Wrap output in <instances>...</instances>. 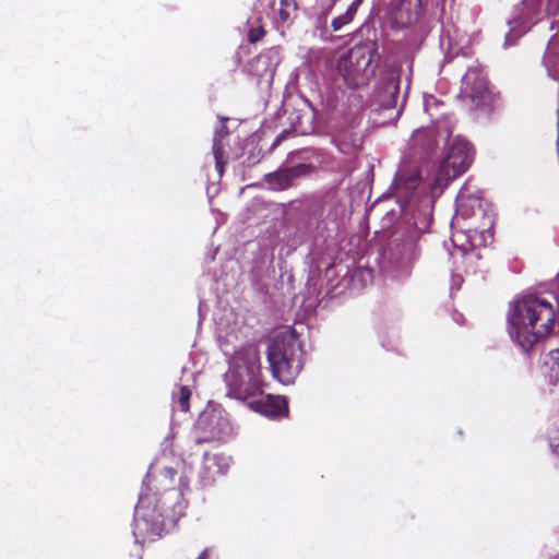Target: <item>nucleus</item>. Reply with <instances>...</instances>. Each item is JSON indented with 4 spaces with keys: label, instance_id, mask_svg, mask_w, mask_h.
<instances>
[{
    "label": "nucleus",
    "instance_id": "16",
    "mask_svg": "<svg viewBox=\"0 0 559 559\" xmlns=\"http://www.w3.org/2000/svg\"><path fill=\"white\" fill-rule=\"evenodd\" d=\"M548 368L547 377L551 384H559V348L551 350L548 354V359L545 361Z\"/></svg>",
    "mask_w": 559,
    "mask_h": 559
},
{
    "label": "nucleus",
    "instance_id": "3",
    "mask_svg": "<svg viewBox=\"0 0 559 559\" xmlns=\"http://www.w3.org/2000/svg\"><path fill=\"white\" fill-rule=\"evenodd\" d=\"M266 354L273 378L286 385L294 383L304 366L302 345L295 332L277 334Z\"/></svg>",
    "mask_w": 559,
    "mask_h": 559
},
{
    "label": "nucleus",
    "instance_id": "25",
    "mask_svg": "<svg viewBox=\"0 0 559 559\" xmlns=\"http://www.w3.org/2000/svg\"><path fill=\"white\" fill-rule=\"evenodd\" d=\"M336 1H337V0H333V1H332V5H334Z\"/></svg>",
    "mask_w": 559,
    "mask_h": 559
},
{
    "label": "nucleus",
    "instance_id": "5",
    "mask_svg": "<svg viewBox=\"0 0 559 559\" xmlns=\"http://www.w3.org/2000/svg\"><path fill=\"white\" fill-rule=\"evenodd\" d=\"M461 95L475 108H485L489 105L490 94L487 80L478 68H468L462 78Z\"/></svg>",
    "mask_w": 559,
    "mask_h": 559
},
{
    "label": "nucleus",
    "instance_id": "21",
    "mask_svg": "<svg viewBox=\"0 0 559 559\" xmlns=\"http://www.w3.org/2000/svg\"><path fill=\"white\" fill-rule=\"evenodd\" d=\"M265 36V29L263 26L251 27L248 32V41L255 44Z\"/></svg>",
    "mask_w": 559,
    "mask_h": 559
},
{
    "label": "nucleus",
    "instance_id": "6",
    "mask_svg": "<svg viewBox=\"0 0 559 559\" xmlns=\"http://www.w3.org/2000/svg\"><path fill=\"white\" fill-rule=\"evenodd\" d=\"M361 119L362 112L358 111L352 117H346L336 128L333 139L342 153L349 154L362 146L364 135L359 128Z\"/></svg>",
    "mask_w": 559,
    "mask_h": 559
},
{
    "label": "nucleus",
    "instance_id": "1",
    "mask_svg": "<svg viewBox=\"0 0 559 559\" xmlns=\"http://www.w3.org/2000/svg\"><path fill=\"white\" fill-rule=\"evenodd\" d=\"M555 319L556 312L548 300L533 294L525 295L514 300L510 308V334L525 353H530L551 334Z\"/></svg>",
    "mask_w": 559,
    "mask_h": 559
},
{
    "label": "nucleus",
    "instance_id": "15",
    "mask_svg": "<svg viewBox=\"0 0 559 559\" xmlns=\"http://www.w3.org/2000/svg\"><path fill=\"white\" fill-rule=\"evenodd\" d=\"M297 10L298 3L296 0H281L277 22L282 24H290Z\"/></svg>",
    "mask_w": 559,
    "mask_h": 559
},
{
    "label": "nucleus",
    "instance_id": "11",
    "mask_svg": "<svg viewBox=\"0 0 559 559\" xmlns=\"http://www.w3.org/2000/svg\"><path fill=\"white\" fill-rule=\"evenodd\" d=\"M219 418L214 414H202L195 421L192 429V441L194 444L212 442L219 438Z\"/></svg>",
    "mask_w": 559,
    "mask_h": 559
},
{
    "label": "nucleus",
    "instance_id": "17",
    "mask_svg": "<svg viewBox=\"0 0 559 559\" xmlns=\"http://www.w3.org/2000/svg\"><path fill=\"white\" fill-rule=\"evenodd\" d=\"M357 10L349 5L344 14L338 15L332 20L331 26L334 32L342 29L345 25L349 24L356 14Z\"/></svg>",
    "mask_w": 559,
    "mask_h": 559
},
{
    "label": "nucleus",
    "instance_id": "7",
    "mask_svg": "<svg viewBox=\"0 0 559 559\" xmlns=\"http://www.w3.org/2000/svg\"><path fill=\"white\" fill-rule=\"evenodd\" d=\"M473 153V147L468 141L459 138L453 141L447 157L443 159L445 167L454 169L452 176H461L468 169Z\"/></svg>",
    "mask_w": 559,
    "mask_h": 559
},
{
    "label": "nucleus",
    "instance_id": "18",
    "mask_svg": "<svg viewBox=\"0 0 559 559\" xmlns=\"http://www.w3.org/2000/svg\"><path fill=\"white\" fill-rule=\"evenodd\" d=\"M281 60L280 56V48L278 47H272L262 52L258 56V61H262L263 63H274V66H277Z\"/></svg>",
    "mask_w": 559,
    "mask_h": 559
},
{
    "label": "nucleus",
    "instance_id": "20",
    "mask_svg": "<svg viewBox=\"0 0 559 559\" xmlns=\"http://www.w3.org/2000/svg\"><path fill=\"white\" fill-rule=\"evenodd\" d=\"M213 154H214V158H215L216 168H217L218 173L222 174L223 169H224V160H223L224 150H223L222 144L217 141H214V143H213Z\"/></svg>",
    "mask_w": 559,
    "mask_h": 559
},
{
    "label": "nucleus",
    "instance_id": "9",
    "mask_svg": "<svg viewBox=\"0 0 559 559\" xmlns=\"http://www.w3.org/2000/svg\"><path fill=\"white\" fill-rule=\"evenodd\" d=\"M419 182L420 176L416 169L406 170L405 168H400L397 170L393 183V191L402 207L411 201Z\"/></svg>",
    "mask_w": 559,
    "mask_h": 559
},
{
    "label": "nucleus",
    "instance_id": "4",
    "mask_svg": "<svg viewBox=\"0 0 559 559\" xmlns=\"http://www.w3.org/2000/svg\"><path fill=\"white\" fill-rule=\"evenodd\" d=\"M402 64L397 61L384 63L377 85V96L381 107L394 108L400 96Z\"/></svg>",
    "mask_w": 559,
    "mask_h": 559
},
{
    "label": "nucleus",
    "instance_id": "12",
    "mask_svg": "<svg viewBox=\"0 0 559 559\" xmlns=\"http://www.w3.org/2000/svg\"><path fill=\"white\" fill-rule=\"evenodd\" d=\"M249 405L253 411L269 417H280L288 413V403L283 396L261 395Z\"/></svg>",
    "mask_w": 559,
    "mask_h": 559
},
{
    "label": "nucleus",
    "instance_id": "10",
    "mask_svg": "<svg viewBox=\"0 0 559 559\" xmlns=\"http://www.w3.org/2000/svg\"><path fill=\"white\" fill-rule=\"evenodd\" d=\"M243 359L246 360L247 364V369L251 373V382L245 388H239L237 391H235V395L237 399L246 401L249 397L254 396L255 393L261 392L259 381L255 379V373L260 372L261 364L259 350L255 347H248L243 349Z\"/></svg>",
    "mask_w": 559,
    "mask_h": 559
},
{
    "label": "nucleus",
    "instance_id": "8",
    "mask_svg": "<svg viewBox=\"0 0 559 559\" xmlns=\"http://www.w3.org/2000/svg\"><path fill=\"white\" fill-rule=\"evenodd\" d=\"M312 166L308 164H298L293 167L280 168L274 173L266 174L264 181L275 191H282L294 186L295 180L308 175Z\"/></svg>",
    "mask_w": 559,
    "mask_h": 559
},
{
    "label": "nucleus",
    "instance_id": "2",
    "mask_svg": "<svg viewBox=\"0 0 559 559\" xmlns=\"http://www.w3.org/2000/svg\"><path fill=\"white\" fill-rule=\"evenodd\" d=\"M381 56L376 40H362L354 45L337 60V72L349 88L369 84L379 68Z\"/></svg>",
    "mask_w": 559,
    "mask_h": 559
},
{
    "label": "nucleus",
    "instance_id": "23",
    "mask_svg": "<svg viewBox=\"0 0 559 559\" xmlns=\"http://www.w3.org/2000/svg\"><path fill=\"white\" fill-rule=\"evenodd\" d=\"M364 0H354L350 5L354 7L356 10L358 7L362 3Z\"/></svg>",
    "mask_w": 559,
    "mask_h": 559
},
{
    "label": "nucleus",
    "instance_id": "19",
    "mask_svg": "<svg viewBox=\"0 0 559 559\" xmlns=\"http://www.w3.org/2000/svg\"><path fill=\"white\" fill-rule=\"evenodd\" d=\"M191 391L187 385H181L178 392V405L180 411L188 412L190 409Z\"/></svg>",
    "mask_w": 559,
    "mask_h": 559
},
{
    "label": "nucleus",
    "instance_id": "24",
    "mask_svg": "<svg viewBox=\"0 0 559 559\" xmlns=\"http://www.w3.org/2000/svg\"><path fill=\"white\" fill-rule=\"evenodd\" d=\"M463 209H464V205L461 203V204L459 205V210H457V211H459V213H461L462 215H464V213H463Z\"/></svg>",
    "mask_w": 559,
    "mask_h": 559
},
{
    "label": "nucleus",
    "instance_id": "13",
    "mask_svg": "<svg viewBox=\"0 0 559 559\" xmlns=\"http://www.w3.org/2000/svg\"><path fill=\"white\" fill-rule=\"evenodd\" d=\"M453 171L454 169H452V167H445V163L442 160L436 176H435V179H433V182L431 183V189L432 190H443L444 188L448 187V185L454 180L455 178H457L459 176H452L453 175Z\"/></svg>",
    "mask_w": 559,
    "mask_h": 559
},
{
    "label": "nucleus",
    "instance_id": "14",
    "mask_svg": "<svg viewBox=\"0 0 559 559\" xmlns=\"http://www.w3.org/2000/svg\"><path fill=\"white\" fill-rule=\"evenodd\" d=\"M222 459L217 455L210 456L207 453L204 455V469L207 474V477L212 480L215 479V476H219L226 473L227 464H221Z\"/></svg>",
    "mask_w": 559,
    "mask_h": 559
},
{
    "label": "nucleus",
    "instance_id": "22",
    "mask_svg": "<svg viewBox=\"0 0 559 559\" xmlns=\"http://www.w3.org/2000/svg\"><path fill=\"white\" fill-rule=\"evenodd\" d=\"M197 559H210V549H203Z\"/></svg>",
    "mask_w": 559,
    "mask_h": 559
}]
</instances>
